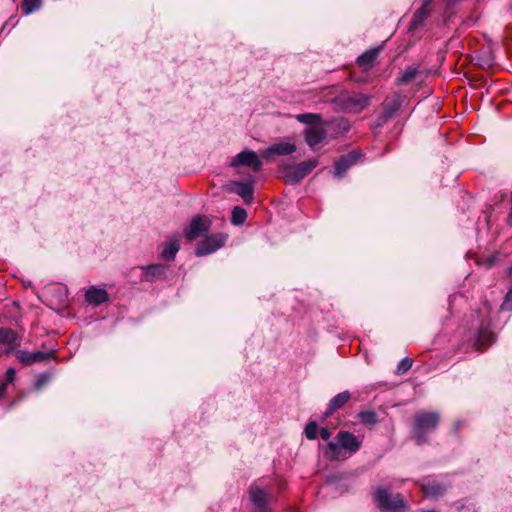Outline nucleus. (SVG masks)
Masks as SVG:
<instances>
[{
    "instance_id": "nucleus-5",
    "label": "nucleus",
    "mask_w": 512,
    "mask_h": 512,
    "mask_svg": "<svg viewBox=\"0 0 512 512\" xmlns=\"http://www.w3.org/2000/svg\"><path fill=\"white\" fill-rule=\"evenodd\" d=\"M374 500L381 510L387 512H405L408 509L400 494H392L388 489L377 488Z\"/></svg>"
},
{
    "instance_id": "nucleus-8",
    "label": "nucleus",
    "mask_w": 512,
    "mask_h": 512,
    "mask_svg": "<svg viewBox=\"0 0 512 512\" xmlns=\"http://www.w3.org/2000/svg\"><path fill=\"white\" fill-rule=\"evenodd\" d=\"M227 237L221 233L213 234L202 240L195 251L196 256L201 257L214 253L224 246Z\"/></svg>"
},
{
    "instance_id": "nucleus-6",
    "label": "nucleus",
    "mask_w": 512,
    "mask_h": 512,
    "mask_svg": "<svg viewBox=\"0 0 512 512\" xmlns=\"http://www.w3.org/2000/svg\"><path fill=\"white\" fill-rule=\"evenodd\" d=\"M211 227V221L206 216L197 215L192 218L189 226L184 230V236L190 242L203 236L209 231Z\"/></svg>"
},
{
    "instance_id": "nucleus-28",
    "label": "nucleus",
    "mask_w": 512,
    "mask_h": 512,
    "mask_svg": "<svg viewBox=\"0 0 512 512\" xmlns=\"http://www.w3.org/2000/svg\"><path fill=\"white\" fill-rule=\"evenodd\" d=\"M358 418L363 424L368 426H373L377 422V416L374 411H361L358 414Z\"/></svg>"
},
{
    "instance_id": "nucleus-26",
    "label": "nucleus",
    "mask_w": 512,
    "mask_h": 512,
    "mask_svg": "<svg viewBox=\"0 0 512 512\" xmlns=\"http://www.w3.org/2000/svg\"><path fill=\"white\" fill-rule=\"evenodd\" d=\"M247 218V212L244 208L239 206L234 207L232 210L231 221L234 225H241Z\"/></svg>"
},
{
    "instance_id": "nucleus-38",
    "label": "nucleus",
    "mask_w": 512,
    "mask_h": 512,
    "mask_svg": "<svg viewBox=\"0 0 512 512\" xmlns=\"http://www.w3.org/2000/svg\"><path fill=\"white\" fill-rule=\"evenodd\" d=\"M421 512H438V511L432 509V510H423Z\"/></svg>"
},
{
    "instance_id": "nucleus-21",
    "label": "nucleus",
    "mask_w": 512,
    "mask_h": 512,
    "mask_svg": "<svg viewBox=\"0 0 512 512\" xmlns=\"http://www.w3.org/2000/svg\"><path fill=\"white\" fill-rule=\"evenodd\" d=\"M144 278L147 281H154L161 278L166 272V266L162 264H152L143 268Z\"/></svg>"
},
{
    "instance_id": "nucleus-33",
    "label": "nucleus",
    "mask_w": 512,
    "mask_h": 512,
    "mask_svg": "<svg viewBox=\"0 0 512 512\" xmlns=\"http://www.w3.org/2000/svg\"><path fill=\"white\" fill-rule=\"evenodd\" d=\"M51 353L52 352L45 353V352H41V351L33 352L32 353V363L40 362V361L47 359Z\"/></svg>"
},
{
    "instance_id": "nucleus-16",
    "label": "nucleus",
    "mask_w": 512,
    "mask_h": 512,
    "mask_svg": "<svg viewBox=\"0 0 512 512\" xmlns=\"http://www.w3.org/2000/svg\"><path fill=\"white\" fill-rule=\"evenodd\" d=\"M351 398V394L349 391H343L335 395L329 402L326 412L324 413L325 417H329L336 410L342 408Z\"/></svg>"
},
{
    "instance_id": "nucleus-14",
    "label": "nucleus",
    "mask_w": 512,
    "mask_h": 512,
    "mask_svg": "<svg viewBox=\"0 0 512 512\" xmlns=\"http://www.w3.org/2000/svg\"><path fill=\"white\" fill-rule=\"evenodd\" d=\"M0 344L8 346L6 353L13 352L20 345L17 333L10 328L0 327Z\"/></svg>"
},
{
    "instance_id": "nucleus-24",
    "label": "nucleus",
    "mask_w": 512,
    "mask_h": 512,
    "mask_svg": "<svg viewBox=\"0 0 512 512\" xmlns=\"http://www.w3.org/2000/svg\"><path fill=\"white\" fill-rule=\"evenodd\" d=\"M296 119L298 122L306 124V125H313L321 122L322 117L320 114L317 113H304L299 114L296 116Z\"/></svg>"
},
{
    "instance_id": "nucleus-3",
    "label": "nucleus",
    "mask_w": 512,
    "mask_h": 512,
    "mask_svg": "<svg viewBox=\"0 0 512 512\" xmlns=\"http://www.w3.org/2000/svg\"><path fill=\"white\" fill-rule=\"evenodd\" d=\"M440 415L438 412L420 411L414 416L413 434L418 445L427 442L428 434L434 432L439 424Z\"/></svg>"
},
{
    "instance_id": "nucleus-17",
    "label": "nucleus",
    "mask_w": 512,
    "mask_h": 512,
    "mask_svg": "<svg viewBox=\"0 0 512 512\" xmlns=\"http://www.w3.org/2000/svg\"><path fill=\"white\" fill-rule=\"evenodd\" d=\"M234 187V191L242 197L245 202L248 203L253 200L254 181L252 179L243 182H235Z\"/></svg>"
},
{
    "instance_id": "nucleus-18",
    "label": "nucleus",
    "mask_w": 512,
    "mask_h": 512,
    "mask_svg": "<svg viewBox=\"0 0 512 512\" xmlns=\"http://www.w3.org/2000/svg\"><path fill=\"white\" fill-rule=\"evenodd\" d=\"M432 0H423L422 6L414 13L410 22V29H416L421 26L430 12V4Z\"/></svg>"
},
{
    "instance_id": "nucleus-1",
    "label": "nucleus",
    "mask_w": 512,
    "mask_h": 512,
    "mask_svg": "<svg viewBox=\"0 0 512 512\" xmlns=\"http://www.w3.org/2000/svg\"><path fill=\"white\" fill-rule=\"evenodd\" d=\"M361 447V440L353 433L339 431L334 441H329L324 454L330 461H345L355 454Z\"/></svg>"
},
{
    "instance_id": "nucleus-32",
    "label": "nucleus",
    "mask_w": 512,
    "mask_h": 512,
    "mask_svg": "<svg viewBox=\"0 0 512 512\" xmlns=\"http://www.w3.org/2000/svg\"><path fill=\"white\" fill-rule=\"evenodd\" d=\"M501 310L512 311V288L506 294L505 299L501 305Z\"/></svg>"
},
{
    "instance_id": "nucleus-11",
    "label": "nucleus",
    "mask_w": 512,
    "mask_h": 512,
    "mask_svg": "<svg viewBox=\"0 0 512 512\" xmlns=\"http://www.w3.org/2000/svg\"><path fill=\"white\" fill-rule=\"evenodd\" d=\"M296 145L290 142H279L270 145L262 152V157L269 159L272 155L286 156L296 151Z\"/></svg>"
},
{
    "instance_id": "nucleus-25",
    "label": "nucleus",
    "mask_w": 512,
    "mask_h": 512,
    "mask_svg": "<svg viewBox=\"0 0 512 512\" xmlns=\"http://www.w3.org/2000/svg\"><path fill=\"white\" fill-rule=\"evenodd\" d=\"M41 6L42 0H23L21 8L24 15H29L39 10Z\"/></svg>"
},
{
    "instance_id": "nucleus-31",
    "label": "nucleus",
    "mask_w": 512,
    "mask_h": 512,
    "mask_svg": "<svg viewBox=\"0 0 512 512\" xmlns=\"http://www.w3.org/2000/svg\"><path fill=\"white\" fill-rule=\"evenodd\" d=\"M412 366V360L409 358H404L400 361V363L397 366V373L403 374L406 371H408Z\"/></svg>"
},
{
    "instance_id": "nucleus-12",
    "label": "nucleus",
    "mask_w": 512,
    "mask_h": 512,
    "mask_svg": "<svg viewBox=\"0 0 512 512\" xmlns=\"http://www.w3.org/2000/svg\"><path fill=\"white\" fill-rule=\"evenodd\" d=\"M358 159L359 153L356 151L341 156L335 163V176L338 178L342 177L345 172L357 162Z\"/></svg>"
},
{
    "instance_id": "nucleus-27",
    "label": "nucleus",
    "mask_w": 512,
    "mask_h": 512,
    "mask_svg": "<svg viewBox=\"0 0 512 512\" xmlns=\"http://www.w3.org/2000/svg\"><path fill=\"white\" fill-rule=\"evenodd\" d=\"M418 74V69L416 67H408L405 71H403L398 78L399 84H407L411 82L416 75Z\"/></svg>"
},
{
    "instance_id": "nucleus-35",
    "label": "nucleus",
    "mask_w": 512,
    "mask_h": 512,
    "mask_svg": "<svg viewBox=\"0 0 512 512\" xmlns=\"http://www.w3.org/2000/svg\"><path fill=\"white\" fill-rule=\"evenodd\" d=\"M319 435L323 440L328 441L330 439L331 433L328 428H321Z\"/></svg>"
},
{
    "instance_id": "nucleus-29",
    "label": "nucleus",
    "mask_w": 512,
    "mask_h": 512,
    "mask_svg": "<svg viewBox=\"0 0 512 512\" xmlns=\"http://www.w3.org/2000/svg\"><path fill=\"white\" fill-rule=\"evenodd\" d=\"M305 436L309 440H314L317 438L318 435V425L316 422L311 421L309 422L305 427Z\"/></svg>"
},
{
    "instance_id": "nucleus-13",
    "label": "nucleus",
    "mask_w": 512,
    "mask_h": 512,
    "mask_svg": "<svg viewBox=\"0 0 512 512\" xmlns=\"http://www.w3.org/2000/svg\"><path fill=\"white\" fill-rule=\"evenodd\" d=\"M86 301L94 306H99L109 300V295L105 289L90 287L85 294Z\"/></svg>"
},
{
    "instance_id": "nucleus-23",
    "label": "nucleus",
    "mask_w": 512,
    "mask_h": 512,
    "mask_svg": "<svg viewBox=\"0 0 512 512\" xmlns=\"http://www.w3.org/2000/svg\"><path fill=\"white\" fill-rule=\"evenodd\" d=\"M250 498H251V501L258 507L262 508L265 506L266 502H267V493L257 487V486H253L250 488Z\"/></svg>"
},
{
    "instance_id": "nucleus-2",
    "label": "nucleus",
    "mask_w": 512,
    "mask_h": 512,
    "mask_svg": "<svg viewBox=\"0 0 512 512\" xmlns=\"http://www.w3.org/2000/svg\"><path fill=\"white\" fill-rule=\"evenodd\" d=\"M371 98L368 94L343 91L333 99V104L338 111L358 114L370 105Z\"/></svg>"
},
{
    "instance_id": "nucleus-30",
    "label": "nucleus",
    "mask_w": 512,
    "mask_h": 512,
    "mask_svg": "<svg viewBox=\"0 0 512 512\" xmlns=\"http://www.w3.org/2000/svg\"><path fill=\"white\" fill-rule=\"evenodd\" d=\"M17 359L23 364H32V353L26 350H18L16 351Z\"/></svg>"
},
{
    "instance_id": "nucleus-37",
    "label": "nucleus",
    "mask_w": 512,
    "mask_h": 512,
    "mask_svg": "<svg viewBox=\"0 0 512 512\" xmlns=\"http://www.w3.org/2000/svg\"><path fill=\"white\" fill-rule=\"evenodd\" d=\"M508 277H509L510 281L512 282V266L508 270Z\"/></svg>"
},
{
    "instance_id": "nucleus-7",
    "label": "nucleus",
    "mask_w": 512,
    "mask_h": 512,
    "mask_svg": "<svg viewBox=\"0 0 512 512\" xmlns=\"http://www.w3.org/2000/svg\"><path fill=\"white\" fill-rule=\"evenodd\" d=\"M231 167L245 166L251 167L254 172L260 171L262 162L255 151L245 149L232 158Z\"/></svg>"
},
{
    "instance_id": "nucleus-36",
    "label": "nucleus",
    "mask_w": 512,
    "mask_h": 512,
    "mask_svg": "<svg viewBox=\"0 0 512 512\" xmlns=\"http://www.w3.org/2000/svg\"><path fill=\"white\" fill-rule=\"evenodd\" d=\"M7 383H0V397L4 394L6 390Z\"/></svg>"
},
{
    "instance_id": "nucleus-10",
    "label": "nucleus",
    "mask_w": 512,
    "mask_h": 512,
    "mask_svg": "<svg viewBox=\"0 0 512 512\" xmlns=\"http://www.w3.org/2000/svg\"><path fill=\"white\" fill-rule=\"evenodd\" d=\"M494 334L489 330L488 326L484 323H481L477 331L473 333V346L477 350H482L487 348L494 342Z\"/></svg>"
},
{
    "instance_id": "nucleus-9",
    "label": "nucleus",
    "mask_w": 512,
    "mask_h": 512,
    "mask_svg": "<svg viewBox=\"0 0 512 512\" xmlns=\"http://www.w3.org/2000/svg\"><path fill=\"white\" fill-rule=\"evenodd\" d=\"M401 105L402 98L399 93H394L393 95L387 97L383 103V110L379 117L381 124L393 118L401 108Z\"/></svg>"
},
{
    "instance_id": "nucleus-4",
    "label": "nucleus",
    "mask_w": 512,
    "mask_h": 512,
    "mask_svg": "<svg viewBox=\"0 0 512 512\" xmlns=\"http://www.w3.org/2000/svg\"><path fill=\"white\" fill-rule=\"evenodd\" d=\"M318 164L317 158L308 159L297 165L283 164L281 167L282 177L287 184H297L309 175Z\"/></svg>"
},
{
    "instance_id": "nucleus-19",
    "label": "nucleus",
    "mask_w": 512,
    "mask_h": 512,
    "mask_svg": "<svg viewBox=\"0 0 512 512\" xmlns=\"http://www.w3.org/2000/svg\"><path fill=\"white\" fill-rule=\"evenodd\" d=\"M179 248H180L179 236L172 237L166 243H164L161 255L165 260H168V261L174 260L177 252L179 251Z\"/></svg>"
},
{
    "instance_id": "nucleus-15",
    "label": "nucleus",
    "mask_w": 512,
    "mask_h": 512,
    "mask_svg": "<svg viewBox=\"0 0 512 512\" xmlns=\"http://www.w3.org/2000/svg\"><path fill=\"white\" fill-rule=\"evenodd\" d=\"M304 136L306 143L310 148L315 149V147L323 142L327 136V133L322 128H306L304 131Z\"/></svg>"
},
{
    "instance_id": "nucleus-22",
    "label": "nucleus",
    "mask_w": 512,
    "mask_h": 512,
    "mask_svg": "<svg viewBox=\"0 0 512 512\" xmlns=\"http://www.w3.org/2000/svg\"><path fill=\"white\" fill-rule=\"evenodd\" d=\"M379 53V49H371L363 53L357 58V63L364 70H368L373 66V63Z\"/></svg>"
},
{
    "instance_id": "nucleus-34",
    "label": "nucleus",
    "mask_w": 512,
    "mask_h": 512,
    "mask_svg": "<svg viewBox=\"0 0 512 512\" xmlns=\"http://www.w3.org/2000/svg\"><path fill=\"white\" fill-rule=\"evenodd\" d=\"M16 375V370L14 368H9L6 372V382L5 383H11L14 381Z\"/></svg>"
},
{
    "instance_id": "nucleus-20",
    "label": "nucleus",
    "mask_w": 512,
    "mask_h": 512,
    "mask_svg": "<svg viewBox=\"0 0 512 512\" xmlns=\"http://www.w3.org/2000/svg\"><path fill=\"white\" fill-rule=\"evenodd\" d=\"M422 490L426 496L438 497L445 492L446 488L436 480L425 479L422 483Z\"/></svg>"
}]
</instances>
